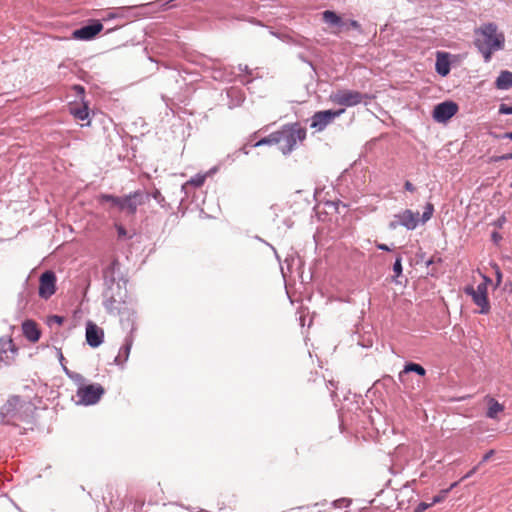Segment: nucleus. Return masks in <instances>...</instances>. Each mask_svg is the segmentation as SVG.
<instances>
[{
    "label": "nucleus",
    "mask_w": 512,
    "mask_h": 512,
    "mask_svg": "<svg viewBox=\"0 0 512 512\" xmlns=\"http://www.w3.org/2000/svg\"><path fill=\"white\" fill-rule=\"evenodd\" d=\"M474 45L488 63L494 52L504 48L505 36L495 23H485L475 30Z\"/></svg>",
    "instance_id": "nucleus-1"
},
{
    "label": "nucleus",
    "mask_w": 512,
    "mask_h": 512,
    "mask_svg": "<svg viewBox=\"0 0 512 512\" xmlns=\"http://www.w3.org/2000/svg\"><path fill=\"white\" fill-rule=\"evenodd\" d=\"M277 145L284 155L290 154L306 138V129L299 123L286 124L276 131Z\"/></svg>",
    "instance_id": "nucleus-2"
},
{
    "label": "nucleus",
    "mask_w": 512,
    "mask_h": 512,
    "mask_svg": "<svg viewBox=\"0 0 512 512\" xmlns=\"http://www.w3.org/2000/svg\"><path fill=\"white\" fill-rule=\"evenodd\" d=\"M332 102L344 107H353L362 102L365 104L371 97L355 90H339L330 96Z\"/></svg>",
    "instance_id": "nucleus-3"
},
{
    "label": "nucleus",
    "mask_w": 512,
    "mask_h": 512,
    "mask_svg": "<svg viewBox=\"0 0 512 512\" xmlns=\"http://www.w3.org/2000/svg\"><path fill=\"white\" fill-rule=\"evenodd\" d=\"M105 390L100 384L80 385L76 391L77 403L81 405H94L104 395Z\"/></svg>",
    "instance_id": "nucleus-4"
},
{
    "label": "nucleus",
    "mask_w": 512,
    "mask_h": 512,
    "mask_svg": "<svg viewBox=\"0 0 512 512\" xmlns=\"http://www.w3.org/2000/svg\"><path fill=\"white\" fill-rule=\"evenodd\" d=\"M104 307L108 313L112 315H118L121 318V322L124 321V317H127V321L132 322L131 332L134 330V322H133V311H131L125 301L120 299H116L113 295L107 297L104 301Z\"/></svg>",
    "instance_id": "nucleus-5"
},
{
    "label": "nucleus",
    "mask_w": 512,
    "mask_h": 512,
    "mask_svg": "<svg viewBox=\"0 0 512 512\" xmlns=\"http://www.w3.org/2000/svg\"><path fill=\"white\" fill-rule=\"evenodd\" d=\"M487 284L480 283L476 288L468 286L465 293L471 296L473 302L480 307V314H487L490 311V304L487 297Z\"/></svg>",
    "instance_id": "nucleus-6"
},
{
    "label": "nucleus",
    "mask_w": 512,
    "mask_h": 512,
    "mask_svg": "<svg viewBox=\"0 0 512 512\" xmlns=\"http://www.w3.org/2000/svg\"><path fill=\"white\" fill-rule=\"evenodd\" d=\"M18 355V347L10 336L0 337V369L10 366Z\"/></svg>",
    "instance_id": "nucleus-7"
},
{
    "label": "nucleus",
    "mask_w": 512,
    "mask_h": 512,
    "mask_svg": "<svg viewBox=\"0 0 512 512\" xmlns=\"http://www.w3.org/2000/svg\"><path fill=\"white\" fill-rule=\"evenodd\" d=\"M419 223V212H413L410 209H406L396 215L394 219L389 223V228L394 230L399 226L405 227L407 230H414Z\"/></svg>",
    "instance_id": "nucleus-8"
},
{
    "label": "nucleus",
    "mask_w": 512,
    "mask_h": 512,
    "mask_svg": "<svg viewBox=\"0 0 512 512\" xmlns=\"http://www.w3.org/2000/svg\"><path fill=\"white\" fill-rule=\"evenodd\" d=\"M143 203L144 194L142 191L137 190L120 198L118 210L128 215H134L137 212L138 206H141Z\"/></svg>",
    "instance_id": "nucleus-9"
},
{
    "label": "nucleus",
    "mask_w": 512,
    "mask_h": 512,
    "mask_svg": "<svg viewBox=\"0 0 512 512\" xmlns=\"http://www.w3.org/2000/svg\"><path fill=\"white\" fill-rule=\"evenodd\" d=\"M57 278L53 271L47 270L43 272L39 278L38 294L42 299H49L56 292Z\"/></svg>",
    "instance_id": "nucleus-10"
},
{
    "label": "nucleus",
    "mask_w": 512,
    "mask_h": 512,
    "mask_svg": "<svg viewBox=\"0 0 512 512\" xmlns=\"http://www.w3.org/2000/svg\"><path fill=\"white\" fill-rule=\"evenodd\" d=\"M344 109L340 110H324L316 112L311 118V128L317 131L324 130L336 117L344 113Z\"/></svg>",
    "instance_id": "nucleus-11"
},
{
    "label": "nucleus",
    "mask_w": 512,
    "mask_h": 512,
    "mask_svg": "<svg viewBox=\"0 0 512 512\" xmlns=\"http://www.w3.org/2000/svg\"><path fill=\"white\" fill-rule=\"evenodd\" d=\"M458 111V105L452 101H445L435 106L433 118L437 122H446L452 118Z\"/></svg>",
    "instance_id": "nucleus-12"
},
{
    "label": "nucleus",
    "mask_w": 512,
    "mask_h": 512,
    "mask_svg": "<svg viewBox=\"0 0 512 512\" xmlns=\"http://www.w3.org/2000/svg\"><path fill=\"white\" fill-rule=\"evenodd\" d=\"M22 400L19 396L10 397L7 402L1 407L0 418L2 423H8L9 418L15 417Z\"/></svg>",
    "instance_id": "nucleus-13"
},
{
    "label": "nucleus",
    "mask_w": 512,
    "mask_h": 512,
    "mask_svg": "<svg viewBox=\"0 0 512 512\" xmlns=\"http://www.w3.org/2000/svg\"><path fill=\"white\" fill-rule=\"evenodd\" d=\"M104 331L92 321L86 324V341L89 346L96 348L103 343Z\"/></svg>",
    "instance_id": "nucleus-14"
},
{
    "label": "nucleus",
    "mask_w": 512,
    "mask_h": 512,
    "mask_svg": "<svg viewBox=\"0 0 512 512\" xmlns=\"http://www.w3.org/2000/svg\"><path fill=\"white\" fill-rule=\"evenodd\" d=\"M103 29V25L99 21H95L90 25L83 26L73 32V38L78 40H91Z\"/></svg>",
    "instance_id": "nucleus-15"
},
{
    "label": "nucleus",
    "mask_w": 512,
    "mask_h": 512,
    "mask_svg": "<svg viewBox=\"0 0 512 512\" xmlns=\"http://www.w3.org/2000/svg\"><path fill=\"white\" fill-rule=\"evenodd\" d=\"M22 333L24 337L31 343H36L41 336V331L34 320H25L22 325Z\"/></svg>",
    "instance_id": "nucleus-16"
},
{
    "label": "nucleus",
    "mask_w": 512,
    "mask_h": 512,
    "mask_svg": "<svg viewBox=\"0 0 512 512\" xmlns=\"http://www.w3.org/2000/svg\"><path fill=\"white\" fill-rule=\"evenodd\" d=\"M132 345L133 336L131 334L125 338L123 346L119 349L118 355L115 358L116 364L121 365L128 360Z\"/></svg>",
    "instance_id": "nucleus-17"
},
{
    "label": "nucleus",
    "mask_w": 512,
    "mask_h": 512,
    "mask_svg": "<svg viewBox=\"0 0 512 512\" xmlns=\"http://www.w3.org/2000/svg\"><path fill=\"white\" fill-rule=\"evenodd\" d=\"M69 111L77 120H87L89 118V107L87 102L81 101V105H70Z\"/></svg>",
    "instance_id": "nucleus-18"
},
{
    "label": "nucleus",
    "mask_w": 512,
    "mask_h": 512,
    "mask_svg": "<svg viewBox=\"0 0 512 512\" xmlns=\"http://www.w3.org/2000/svg\"><path fill=\"white\" fill-rule=\"evenodd\" d=\"M485 401L488 404L486 416L490 419H496L497 415L504 410V406L491 396H486Z\"/></svg>",
    "instance_id": "nucleus-19"
},
{
    "label": "nucleus",
    "mask_w": 512,
    "mask_h": 512,
    "mask_svg": "<svg viewBox=\"0 0 512 512\" xmlns=\"http://www.w3.org/2000/svg\"><path fill=\"white\" fill-rule=\"evenodd\" d=\"M323 21L330 25L338 27L339 29L343 28L346 25V22L337 15L334 11L326 10L322 13Z\"/></svg>",
    "instance_id": "nucleus-20"
},
{
    "label": "nucleus",
    "mask_w": 512,
    "mask_h": 512,
    "mask_svg": "<svg viewBox=\"0 0 512 512\" xmlns=\"http://www.w3.org/2000/svg\"><path fill=\"white\" fill-rule=\"evenodd\" d=\"M410 372H415L419 376H424L426 373L425 369L420 364L410 362V363H407L404 366V369L399 373V375H398L399 381L401 383H404L406 375Z\"/></svg>",
    "instance_id": "nucleus-21"
},
{
    "label": "nucleus",
    "mask_w": 512,
    "mask_h": 512,
    "mask_svg": "<svg viewBox=\"0 0 512 512\" xmlns=\"http://www.w3.org/2000/svg\"><path fill=\"white\" fill-rule=\"evenodd\" d=\"M495 85L500 90H506L512 87V72L502 71L497 77Z\"/></svg>",
    "instance_id": "nucleus-22"
},
{
    "label": "nucleus",
    "mask_w": 512,
    "mask_h": 512,
    "mask_svg": "<svg viewBox=\"0 0 512 512\" xmlns=\"http://www.w3.org/2000/svg\"><path fill=\"white\" fill-rule=\"evenodd\" d=\"M435 68L439 75L446 76L450 72V63L444 56L440 57V53H438Z\"/></svg>",
    "instance_id": "nucleus-23"
},
{
    "label": "nucleus",
    "mask_w": 512,
    "mask_h": 512,
    "mask_svg": "<svg viewBox=\"0 0 512 512\" xmlns=\"http://www.w3.org/2000/svg\"><path fill=\"white\" fill-rule=\"evenodd\" d=\"M119 262L117 260L112 261L103 271V276L105 281L108 283H114V273L117 269H119Z\"/></svg>",
    "instance_id": "nucleus-24"
},
{
    "label": "nucleus",
    "mask_w": 512,
    "mask_h": 512,
    "mask_svg": "<svg viewBox=\"0 0 512 512\" xmlns=\"http://www.w3.org/2000/svg\"><path fill=\"white\" fill-rule=\"evenodd\" d=\"M263 145H277L276 131L271 133L267 137L260 139L258 142L255 143L254 146L259 147Z\"/></svg>",
    "instance_id": "nucleus-25"
},
{
    "label": "nucleus",
    "mask_w": 512,
    "mask_h": 512,
    "mask_svg": "<svg viewBox=\"0 0 512 512\" xmlns=\"http://www.w3.org/2000/svg\"><path fill=\"white\" fill-rule=\"evenodd\" d=\"M120 198L121 197L114 196V195H111V194H101L99 196V201L102 202V203L109 202L113 206L118 208V205H119V202H120Z\"/></svg>",
    "instance_id": "nucleus-26"
},
{
    "label": "nucleus",
    "mask_w": 512,
    "mask_h": 512,
    "mask_svg": "<svg viewBox=\"0 0 512 512\" xmlns=\"http://www.w3.org/2000/svg\"><path fill=\"white\" fill-rule=\"evenodd\" d=\"M433 212H434L433 204L427 203L425 208H424L423 214H422V218H421L422 222L425 223L428 220H430V218L433 215Z\"/></svg>",
    "instance_id": "nucleus-27"
},
{
    "label": "nucleus",
    "mask_w": 512,
    "mask_h": 512,
    "mask_svg": "<svg viewBox=\"0 0 512 512\" xmlns=\"http://www.w3.org/2000/svg\"><path fill=\"white\" fill-rule=\"evenodd\" d=\"M449 492H450V489L441 490L438 495H436L432 498L431 504L435 505V504L443 502L446 499Z\"/></svg>",
    "instance_id": "nucleus-28"
},
{
    "label": "nucleus",
    "mask_w": 512,
    "mask_h": 512,
    "mask_svg": "<svg viewBox=\"0 0 512 512\" xmlns=\"http://www.w3.org/2000/svg\"><path fill=\"white\" fill-rule=\"evenodd\" d=\"M204 181H205V176H203V175H196L195 177L191 178L188 181V184H191L194 187H200V186L203 185Z\"/></svg>",
    "instance_id": "nucleus-29"
},
{
    "label": "nucleus",
    "mask_w": 512,
    "mask_h": 512,
    "mask_svg": "<svg viewBox=\"0 0 512 512\" xmlns=\"http://www.w3.org/2000/svg\"><path fill=\"white\" fill-rule=\"evenodd\" d=\"M393 271L396 277H399L402 274V258L398 256L393 265Z\"/></svg>",
    "instance_id": "nucleus-30"
},
{
    "label": "nucleus",
    "mask_w": 512,
    "mask_h": 512,
    "mask_svg": "<svg viewBox=\"0 0 512 512\" xmlns=\"http://www.w3.org/2000/svg\"><path fill=\"white\" fill-rule=\"evenodd\" d=\"M115 228L117 230V235L119 239L130 238V236H128L127 230L122 225L115 224Z\"/></svg>",
    "instance_id": "nucleus-31"
},
{
    "label": "nucleus",
    "mask_w": 512,
    "mask_h": 512,
    "mask_svg": "<svg viewBox=\"0 0 512 512\" xmlns=\"http://www.w3.org/2000/svg\"><path fill=\"white\" fill-rule=\"evenodd\" d=\"M499 113L500 114L511 115L512 114V106H509L507 104L502 103L499 106Z\"/></svg>",
    "instance_id": "nucleus-32"
},
{
    "label": "nucleus",
    "mask_w": 512,
    "mask_h": 512,
    "mask_svg": "<svg viewBox=\"0 0 512 512\" xmlns=\"http://www.w3.org/2000/svg\"><path fill=\"white\" fill-rule=\"evenodd\" d=\"M431 506H433L430 503H426V502H421L417 505V507L414 509V512H424L425 510H427L428 508H430Z\"/></svg>",
    "instance_id": "nucleus-33"
},
{
    "label": "nucleus",
    "mask_w": 512,
    "mask_h": 512,
    "mask_svg": "<svg viewBox=\"0 0 512 512\" xmlns=\"http://www.w3.org/2000/svg\"><path fill=\"white\" fill-rule=\"evenodd\" d=\"M73 90L77 93V95L80 97L81 101H84V95H85V89L81 85H74Z\"/></svg>",
    "instance_id": "nucleus-34"
},
{
    "label": "nucleus",
    "mask_w": 512,
    "mask_h": 512,
    "mask_svg": "<svg viewBox=\"0 0 512 512\" xmlns=\"http://www.w3.org/2000/svg\"><path fill=\"white\" fill-rule=\"evenodd\" d=\"M495 451L493 449L487 451L483 457H482V460L480 461L479 465H482L483 463L487 462L493 455H494Z\"/></svg>",
    "instance_id": "nucleus-35"
},
{
    "label": "nucleus",
    "mask_w": 512,
    "mask_h": 512,
    "mask_svg": "<svg viewBox=\"0 0 512 512\" xmlns=\"http://www.w3.org/2000/svg\"><path fill=\"white\" fill-rule=\"evenodd\" d=\"M479 466H480L479 464H478V465H476V466H474V467H473V468H472L468 473H466V474L461 478V480H460V481H463V480H465V479L470 478L473 474H475V473H476V471L478 470Z\"/></svg>",
    "instance_id": "nucleus-36"
},
{
    "label": "nucleus",
    "mask_w": 512,
    "mask_h": 512,
    "mask_svg": "<svg viewBox=\"0 0 512 512\" xmlns=\"http://www.w3.org/2000/svg\"><path fill=\"white\" fill-rule=\"evenodd\" d=\"M349 25L351 28L355 29V30H358V31H361V25L359 24L358 21L356 20H349L346 25Z\"/></svg>",
    "instance_id": "nucleus-37"
},
{
    "label": "nucleus",
    "mask_w": 512,
    "mask_h": 512,
    "mask_svg": "<svg viewBox=\"0 0 512 512\" xmlns=\"http://www.w3.org/2000/svg\"><path fill=\"white\" fill-rule=\"evenodd\" d=\"M491 239L495 244H499V242L502 240V236L500 233L494 231L491 234Z\"/></svg>",
    "instance_id": "nucleus-38"
},
{
    "label": "nucleus",
    "mask_w": 512,
    "mask_h": 512,
    "mask_svg": "<svg viewBox=\"0 0 512 512\" xmlns=\"http://www.w3.org/2000/svg\"><path fill=\"white\" fill-rule=\"evenodd\" d=\"M505 222H506V218H505V216H501L500 218H498V219L494 222V225H495V226H497L498 228H501Z\"/></svg>",
    "instance_id": "nucleus-39"
},
{
    "label": "nucleus",
    "mask_w": 512,
    "mask_h": 512,
    "mask_svg": "<svg viewBox=\"0 0 512 512\" xmlns=\"http://www.w3.org/2000/svg\"><path fill=\"white\" fill-rule=\"evenodd\" d=\"M404 188H405V190H407L409 192H414L415 191V187H414V185L410 181H406L405 182Z\"/></svg>",
    "instance_id": "nucleus-40"
},
{
    "label": "nucleus",
    "mask_w": 512,
    "mask_h": 512,
    "mask_svg": "<svg viewBox=\"0 0 512 512\" xmlns=\"http://www.w3.org/2000/svg\"><path fill=\"white\" fill-rule=\"evenodd\" d=\"M153 198L156 199L158 202H160V201H162L164 199L163 196L161 195V192L159 190H156L153 193Z\"/></svg>",
    "instance_id": "nucleus-41"
},
{
    "label": "nucleus",
    "mask_w": 512,
    "mask_h": 512,
    "mask_svg": "<svg viewBox=\"0 0 512 512\" xmlns=\"http://www.w3.org/2000/svg\"><path fill=\"white\" fill-rule=\"evenodd\" d=\"M377 248L380 249V250H383V251H390V247L387 246L386 244H377Z\"/></svg>",
    "instance_id": "nucleus-42"
},
{
    "label": "nucleus",
    "mask_w": 512,
    "mask_h": 512,
    "mask_svg": "<svg viewBox=\"0 0 512 512\" xmlns=\"http://www.w3.org/2000/svg\"><path fill=\"white\" fill-rule=\"evenodd\" d=\"M239 70L242 71V72H245V73H250L249 68H248L247 65L240 64L239 65Z\"/></svg>",
    "instance_id": "nucleus-43"
},
{
    "label": "nucleus",
    "mask_w": 512,
    "mask_h": 512,
    "mask_svg": "<svg viewBox=\"0 0 512 512\" xmlns=\"http://www.w3.org/2000/svg\"><path fill=\"white\" fill-rule=\"evenodd\" d=\"M500 159H502V160H511L512 159V152L502 155L500 157Z\"/></svg>",
    "instance_id": "nucleus-44"
},
{
    "label": "nucleus",
    "mask_w": 512,
    "mask_h": 512,
    "mask_svg": "<svg viewBox=\"0 0 512 512\" xmlns=\"http://www.w3.org/2000/svg\"><path fill=\"white\" fill-rule=\"evenodd\" d=\"M53 320L58 323V324H62L63 323V318L61 316H53Z\"/></svg>",
    "instance_id": "nucleus-45"
},
{
    "label": "nucleus",
    "mask_w": 512,
    "mask_h": 512,
    "mask_svg": "<svg viewBox=\"0 0 512 512\" xmlns=\"http://www.w3.org/2000/svg\"><path fill=\"white\" fill-rule=\"evenodd\" d=\"M496 276H497V284H500V282L502 280V274L499 270H497Z\"/></svg>",
    "instance_id": "nucleus-46"
},
{
    "label": "nucleus",
    "mask_w": 512,
    "mask_h": 512,
    "mask_svg": "<svg viewBox=\"0 0 512 512\" xmlns=\"http://www.w3.org/2000/svg\"><path fill=\"white\" fill-rule=\"evenodd\" d=\"M115 17H116V14H115V13L110 12V13L107 15V17H105V18H104V20H106V19H113V18H115Z\"/></svg>",
    "instance_id": "nucleus-47"
},
{
    "label": "nucleus",
    "mask_w": 512,
    "mask_h": 512,
    "mask_svg": "<svg viewBox=\"0 0 512 512\" xmlns=\"http://www.w3.org/2000/svg\"><path fill=\"white\" fill-rule=\"evenodd\" d=\"M59 361L62 363L64 361V356L61 352V350L58 351Z\"/></svg>",
    "instance_id": "nucleus-48"
},
{
    "label": "nucleus",
    "mask_w": 512,
    "mask_h": 512,
    "mask_svg": "<svg viewBox=\"0 0 512 512\" xmlns=\"http://www.w3.org/2000/svg\"><path fill=\"white\" fill-rule=\"evenodd\" d=\"M458 483H459V482H454V483H452L448 489H450V491H451L452 489H454L455 487H457Z\"/></svg>",
    "instance_id": "nucleus-49"
},
{
    "label": "nucleus",
    "mask_w": 512,
    "mask_h": 512,
    "mask_svg": "<svg viewBox=\"0 0 512 512\" xmlns=\"http://www.w3.org/2000/svg\"><path fill=\"white\" fill-rule=\"evenodd\" d=\"M505 138H509V139H512V132H507L505 135H504Z\"/></svg>",
    "instance_id": "nucleus-50"
},
{
    "label": "nucleus",
    "mask_w": 512,
    "mask_h": 512,
    "mask_svg": "<svg viewBox=\"0 0 512 512\" xmlns=\"http://www.w3.org/2000/svg\"><path fill=\"white\" fill-rule=\"evenodd\" d=\"M74 379L83 380V377L80 374H76Z\"/></svg>",
    "instance_id": "nucleus-51"
},
{
    "label": "nucleus",
    "mask_w": 512,
    "mask_h": 512,
    "mask_svg": "<svg viewBox=\"0 0 512 512\" xmlns=\"http://www.w3.org/2000/svg\"><path fill=\"white\" fill-rule=\"evenodd\" d=\"M432 263H433V259H430V260H428V261H427V263H426V264H427V266H429V265H431Z\"/></svg>",
    "instance_id": "nucleus-52"
},
{
    "label": "nucleus",
    "mask_w": 512,
    "mask_h": 512,
    "mask_svg": "<svg viewBox=\"0 0 512 512\" xmlns=\"http://www.w3.org/2000/svg\"><path fill=\"white\" fill-rule=\"evenodd\" d=\"M64 371L69 375L68 369L64 366Z\"/></svg>",
    "instance_id": "nucleus-53"
},
{
    "label": "nucleus",
    "mask_w": 512,
    "mask_h": 512,
    "mask_svg": "<svg viewBox=\"0 0 512 512\" xmlns=\"http://www.w3.org/2000/svg\"><path fill=\"white\" fill-rule=\"evenodd\" d=\"M511 187H512V183H511Z\"/></svg>",
    "instance_id": "nucleus-54"
}]
</instances>
